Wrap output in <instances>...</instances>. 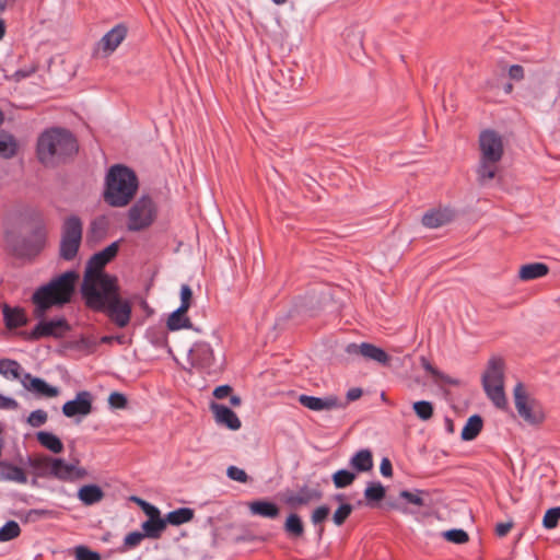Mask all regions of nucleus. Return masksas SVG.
<instances>
[{"instance_id":"f257e3e1","label":"nucleus","mask_w":560,"mask_h":560,"mask_svg":"<svg viewBox=\"0 0 560 560\" xmlns=\"http://www.w3.org/2000/svg\"><path fill=\"white\" fill-rule=\"evenodd\" d=\"M74 136L65 128H50L37 139L36 154L46 167H55L72 159L78 152Z\"/></svg>"},{"instance_id":"f03ea898","label":"nucleus","mask_w":560,"mask_h":560,"mask_svg":"<svg viewBox=\"0 0 560 560\" xmlns=\"http://www.w3.org/2000/svg\"><path fill=\"white\" fill-rule=\"evenodd\" d=\"M78 278L75 271H67L37 288L32 295L34 316L42 318L51 307L69 303L74 294Z\"/></svg>"},{"instance_id":"7ed1b4c3","label":"nucleus","mask_w":560,"mask_h":560,"mask_svg":"<svg viewBox=\"0 0 560 560\" xmlns=\"http://www.w3.org/2000/svg\"><path fill=\"white\" fill-rule=\"evenodd\" d=\"M96 298L92 293H81L86 306L93 311L105 313L119 328L126 327L131 318V303L119 294L118 282L95 289Z\"/></svg>"},{"instance_id":"20e7f679","label":"nucleus","mask_w":560,"mask_h":560,"mask_svg":"<svg viewBox=\"0 0 560 560\" xmlns=\"http://www.w3.org/2000/svg\"><path fill=\"white\" fill-rule=\"evenodd\" d=\"M479 162L476 168L477 180L481 186L494 179L499 172V164L504 154L502 136L493 130H482L478 139Z\"/></svg>"},{"instance_id":"39448f33","label":"nucleus","mask_w":560,"mask_h":560,"mask_svg":"<svg viewBox=\"0 0 560 560\" xmlns=\"http://www.w3.org/2000/svg\"><path fill=\"white\" fill-rule=\"evenodd\" d=\"M138 189L136 173L125 165H114L106 175L104 200L112 207H125Z\"/></svg>"},{"instance_id":"423d86ee","label":"nucleus","mask_w":560,"mask_h":560,"mask_svg":"<svg viewBox=\"0 0 560 560\" xmlns=\"http://www.w3.org/2000/svg\"><path fill=\"white\" fill-rule=\"evenodd\" d=\"M119 250L118 242H114L103 250L95 253L88 261L86 270L81 284V293H92L96 298L94 290L106 285L117 283V278L103 271L104 267L116 257Z\"/></svg>"},{"instance_id":"0eeeda50","label":"nucleus","mask_w":560,"mask_h":560,"mask_svg":"<svg viewBox=\"0 0 560 560\" xmlns=\"http://www.w3.org/2000/svg\"><path fill=\"white\" fill-rule=\"evenodd\" d=\"M504 361L500 357H491L482 374L481 382L485 393L492 404L502 410L508 408L504 393Z\"/></svg>"},{"instance_id":"6e6552de","label":"nucleus","mask_w":560,"mask_h":560,"mask_svg":"<svg viewBox=\"0 0 560 560\" xmlns=\"http://www.w3.org/2000/svg\"><path fill=\"white\" fill-rule=\"evenodd\" d=\"M83 236V222L75 215L67 217L60 231L59 257L66 261H72L78 256Z\"/></svg>"},{"instance_id":"1a4fd4ad","label":"nucleus","mask_w":560,"mask_h":560,"mask_svg":"<svg viewBox=\"0 0 560 560\" xmlns=\"http://www.w3.org/2000/svg\"><path fill=\"white\" fill-rule=\"evenodd\" d=\"M156 218V207L148 196H142L128 212L127 228L129 231L139 232L152 225Z\"/></svg>"},{"instance_id":"9d476101","label":"nucleus","mask_w":560,"mask_h":560,"mask_svg":"<svg viewBox=\"0 0 560 560\" xmlns=\"http://www.w3.org/2000/svg\"><path fill=\"white\" fill-rule=\"evenodd\" d=\"M515 408L518 415L529 424H540L545 420L541 406L530 399L523 383H517L513 390Z\"/></svg>"},{"instance_id":"9b49d317","label":"nucleus","mask_w":560,"mask_h":560,"mask_svg":"<svg viewBox=\"0 0 560 560\" xmlns=\"http://www.w3.org/2000/svg\"><path fill=\"white\" fill-rule=\"evenodd\" d=\"M71 327L65 318L40 320L30 332L27 339L39 340L45 337L62 338Z\"/></svg>"},{"instance_id":"f8f14e48","label":"nucleus","mask_w":560,"mask_h":560,"mask_svg":"<svg viewBox=\"0 0 560 560\" xmlns=\"http://www.w3.org/2000/svg\"><path fill=\"white\" fill-rule=\"evenodd\" d=\"M298 401L305 408L313 411L332 410L346 407L347 402H342L337 396H326L324 398L308 396L302 394Z\"/></svg>"},{"instance_id":"ddd939ff","label":"nucleus","mask_w":560,"mask_h":560,"mask_svg":"<svg viewBox=\"0 0 560 560\" xmlns=\"http://www.w3.org/2000/svg\"><path fill=\"white\" fill-rule=\"evenodd\" d=\"M23 387L36 395L37 397L52 398L57 397L60 393L58 387L51 386L43 378L33 376L31 373H24L21 378Z\"/></svg>"},{"instance_id":"4468645a","label":"nucleus","mask_w":560,"mask_h":560,"mask_svg":"<svg viewBox=\"0 0 560 560\" xmlns=\"http://www.w3.org/2000/svg\"><path fill=\"white\" fill-rule=\"evenodd\" d=\"M128 33V28L125 24H117L110 31H108L97 43V48L103 55L109 56L117 47L122 43Z\"/></svg>"},{"instance_id":"2eb2a0df","label":"nucleus","mask_w":560,"mask_h":560,"mask_svg":"<svg viewBox=\"0 0 560 560\" xmlns=\"http://www.w3.org/2000/svg\"><path fill=\"white\" fill-rule=\"evenodd\" d=\"M52 477L62 481H74L86 477L88 471L75 464H68L62 458L52 460Z\"/></svg>"},{"instance_id":"dca6fc26","label":"nucleus","mask_w":560,"mask_h":560,"mask_svg":"<svg viewBox=\"0 0 560 560\" xmlns=\"http://www.w3.org/2000/svg\"><path fill=\"white\" fill-rule=\"evenodd\" d=\"M92 411V396L89 392H79L75 399L67 401L62 406V412L66 417L86 416Z\"/></svg>"},{"instance_id":"f3484780","label":"nucleus","mask_w":560,"mask_h":560,"mask_svg":"<svg viewBox=\"0 0 560 560\" xmlns=\"http://www.w3.org/2000/svg\"><path fill=\"white\" fill-rule=\"evenodd\" d=\"M322 499V492L307 486L301 487L298 491H290L285 494L284 502L292 509L307 505L313 501Z\"/></svg>"},{"instance_id":"a211bd4d","label":"nucleus","mask_w":560,"mask_h":560,"mask_svg":"<svg viewBox=\"0 0 560 560\" xmlns=\"http://www.w3.org/2000/svg\"><path fill=\"white\" fill-rule=\"evenodd\" d=\"M455 218V212L450 208L432 209L422 217V224L429 229H438L451 223Z\"/></svg>"},{"instance_id":"6ab92c4d","label":"nucleus","mask_w":560,"mask_h":560,"mask_svg":"<svg viewBox=\"0 0 560 560\" xmlns=\"http://www.w3.org/2000/svg\"><path fill=\"white\" fill-rule=\"evenodd\" d=\"M188 358L190 363L199 369H207L213 360V351L206 342H198L189 350Z\"/></svg>"},{"instance_id":"aec40b11","label":"nucleus","mask_w":560,"mask_h":560,"mask_svg":"<svg viewBox=\"0 0 560 560\" xmlns=\"http://www.w3.org/2000/svg\"><path fill=\"white\" fill-rule=\"evenodd\" d=\"M217 423L225 425L230 430H238L242 425L236 413L229 407L212 402L210 406Z\"/></svg>"},{"instance_id":"412c9836","label":"nucleus","mask_w":560,"mask_h":560,"mask_svg":"<svg viewBox=\"0 0 560 560\" xmlns=\"http://www.w3.org/2000/svg\"><path fill=\"white\" fill-rule=\"evenodd\" d=\"M109 229V220L106 215H98L94 218L89 225L86 233L88 243H98L105 238Z\"/></svg>"},{"instance_id":"4be33fe9","label":"nucleus","mask_w":560,"mask_h":560,"mask_svg":"<svg viewBox=\"0 0 560 560\" xmlns=\"http://www.w3.org/2000/svg\"><path fill=\"white\" fill-rule=\"evenodd\" d=\"M0 480H8L24 485L27 482V475L23 468L8 462L0 460Z\"/></svg>"},{"instance_id":"5701e85b","label":"nucleus","mask_w":560,"mask_h":560,"mask_svg":"<svg viewBox=\"0 0 560 560\" xmlns=\"http://www.w3.org/2000/svg\"><path fill=\"white\" fill-rule=\"evenodd\" d=\"M3 320L9 329H14L26 325L27 317L24 310L20 307H10L4 304L2 308Z\"/></svg>"},{"instance_id":"b1692460","label":"nucleus","mask_w":560,"mask_h":560,"mask_svg":"<svg viewBox=\"0 0 560 560\" xmlns=\"http://www.w3.org/2000/svg\"><path fill=\"white\" fill-rule=\"evenodd\" d=\"M248 508L252 514L271 520L277 518L280 514L279 506L266 500L253 501L248 504Z\"/></svg>"},{"instance_id":"393cba45","label":"nucleus","mask_w":560,"mask_h":560,"mask_svg":"<svg viewBox=\"0 0 560 560\" xmlns=\"http://www.w3.org/2000/svg\"><path fill=\"white\" fill-rule=\"evenodd\" d=\"M105 497L104 491L97 485H85L78 491V498L84 505H93Z\"/></svg>"},{"instance_id":"a878e982","label":"nucleus","mask_w":560,"mask_h":560,"mask_svg":"<svg viewBox=\"0 0 560 560\" xmlns=\"http://www.w3.org/2000/svg\"><path fill=\"white\" fill-rule=\"evenodd\" d=\"M549 268L542 262H532L521 266L518 278L523 281H530L548 275Z\"/></svg>"},{"instance_id":"bb28decb","label":"nucleus","mask_w":560,"mask_h":560,"mask_svg":"<svg viewBox=\"0 0 560 560\" xmlns=\"http://www.w3.org/2000/svg\"><path fill=\"white\" fill-rule=\"evenodd\" d=\"M361 350V357L366 360L375 361L382 365H388L390 362V355L373 343L362 342Z\"/></svg>"},{"instance_id":"cd10ccee","label":"nucleus","mask_w":560,"mask_h":560,"mask_svg":"<svg viewBox=\"0 0 560 560\" xmlns=\"http://www.w3.org/2000/svg\"><path fill=\"white\" fill-rule=\"evenodd\" d=\"M350 465L358 472H368L373 468V455L368 448L358 451L350 459Z\"/></svg>"},{"instance_id":"c85d7f7f","label":"nucleus","mask_w":560,"mask_h":560,"mask_svg":"<svg viewBox=\"0 0 560 560\" xmlns=\"http://www.w3.org/2000/svg\"><path fill=\"white\" fill-rule=\"evenodd\" d=\"M37 442L54 454H60L63 451L61 440L54 433L47 431H38L36 433Z\"/></svg>"},{"instance_id":"c756f323","label":"nucleus","mask_w":560,"mask_h":560,"mask_svg":"<svg viewBox=\"0 0 560 560\" xmlns=\"http://www.w3.org/2000/svg\"><path fill=\"white\" fill-rule=\"evenodd\" d=\"M165 518L147 520L141 524L142 533L147 538L159 539L166 529Z\"/></svg>"},{"instance_id":"7c9ffc66","label":"nucleus","mask_w":560,"mask_h":560,"mask_svg":"<svg viewBox=\"0 0 560 560\" xmlns=\"http://www.w3.org/2000/svg\"><path fill=\"white\" fill-rule=\"evenodd\" d=\"M283 529L285 534L292 539H299L304 536V524L302 518L296 513H291L287 517Z\"/></svg>"},{"instance_id":"2f4dec72","label":"nucleus","mask_w":560,"mask_h":560,"mask_svg":"<svg viewBox=\"0 0 560 560\" xmlns=\"http://www.w3.org/2000/svg\"><path fill=\"white\" fill-rule=\"evenodd\" d=\"M421 365L428 373L433 376L434 382L438 384H446L451 386H459L462 384L459 380L451 377L450 375L439 371L424 357L421 358Z\"/></svg>"},{"instance_id":"473e14b6","label":"nucleus","mask_w":560,"mask_h":560,"mask_svg":"<svg viewBox=\"0 0 560 560\" xmlns=\"http://www.w3.org/2000/svg\"><path fill=\"white\" fill-rule=\"evenodd\" d=\"M483 427V420L479 415H474L468 418L466 424L462 430V439L464 441H472L475 440L479 433L481 432Z\"/></svg>"},{"instance_id":"72a5a7b5","label":"nucleus","mask_w":560,"mask_h":560,"mask_svg":"<svg viewBox=\"0 0 560 560\" xmlns=\"http://www.w3.org/2000/svg\"><path fill=\"white\" fill-rule=\"evenodd\" d=\"M195 517V511L190 508H179L166 514V525L179 526L182 524L192 521Z\"/></svg>"},{"instance_id":"f704fd0d","label":"nucleus","mask_w":560,"mask_h":560,"mask_svg":"<svg viewBox=\"0 0 560 560\" xmlns=\"http://www.w3.org/2000/svg\"><path fill=\"white\" fill-rule=\"evenodd\" d=\"M186 313L187 311H183L180 307L174 311L167 318L166 326L168 330L175 331L182 328H191V322L186 316Z\"/></svg>"},{"instance_id":"c9c22d12","label":"nucleus","mask_w":560,"mask_h":560,"mask_svg":"<svg viewBox=\"0 0 560 560\" xmlns=\"http://www.w3.org/2000/svg\"><path fill=\"white\" fill-rule=\"evenodd\" d=\"M346 44L352 58H360L363 55V34L360 31H351L346 35Z\"/></svg>"},{"instance_id":"e433bc0d","label":"nucleus","mask_w":560,"mask_h":560,"mask_svg":"<svg viewBox=\"0 0 560 560\" xmlns=\"http://www.w3.org/2000/svg\"><path fill=\"white\" fill-rule=\"evenodd\" d=\"M22 366L21 364L11 359H2L0 360V374L4 377H11L13 380H20L23 377L21 374Z\"/></svg>"},{"instance_id":"4c0bfd02","label":"nucleus","mask_w":560,"mask_h":560,"mask_svg":"<svg viewBox=\"0 0 560 560\" xmlns=\"http://www.w3.org/2000/svg\"><path fill=\"white\" fill-rule=\"evenodd\" d=\"M385 487L381 482H371L364 490V497L368 501V504L371 506L382 501L385 498Z\"/></svg>"},{"instance_id":"58836bf2","label":"nucleus","mask_w":560,"mask_h":560,"mask_svg":"<svg viewBox=\"0 0 560 560\" xmlns=\"http://www.w3.org/2000/svg\"><path fill=\"white\" fill-rule=\"evenodd\" d=\"M18 143L12 135H0V156L10 159L16 154Z\"/></svg>"},{"instance_id":"ea45409f","label":"nucleus","mask_w":560,"mask_h":560,"mask_svg":"<svg viewBox=\"0 0 560 560\" xmlns=\"http://www.w3.org/2000/svg\"><path fill=\"white\" fill-rule=\"evenodd\" d=\"M355 480V474L347 470V469H340L337 470L332 475V481L336 488L341 489L350 486Z\"/></svg>"},{"instance_id":"a19ab883","label":"nucleus","mask_w":560,"mask_h":560,"mask_svg":"<svg viewBox=\"0 0 560 560\" xmlns=\"http://www.w3.org/2000/svg\"><path fill=\"white\" fill-rule=\"evenodd\" d=\"M52 460H57V458L43 455L39 457H36L32 460V466L37 469L42 475L46 476H52Z\"/></svg>"},{"instance_id":"79ce46f5","label":"nucleus","mask_w":560,"mask_h":560,"mask_svg":"<svg viewBox=\"0 0 560 560\" xmlns=\"http://www.w3.org/2000/svg\"><path fill=\"white\" fill-rule=\"evenodd\" d=\"M21 534L20 525L15 521H9L0 528V541H9Z\"/></svg>"},{"instance_id":"37998d69","label":"nucleus","mask_w":560,"mask_h":560,"mask_svg":"<svg viewBox=\"0 0 560 560\" xmlns=\"http://www.w3.org/2000/svg\"><path fill=\"white\" fill-rule=\"evenodd\" d=\"M412 408L417 417L423 421L430 420L433 416V405L430 401H416Z\"/></svg>"},{"instance_id":"c03bdc74","label":"nucleus","mask_w":560,"mask_h":560,"mask_svg":"<svg viewBox=\"0 0 560 560\" xmlns=\"http://www.w3.org/2000/svg\"><path fill=\"white\" fill-rule=\"evenodd\" d=\"M423 494H427V492L423 490H416L415 492L402 490L400 491L399 497L405 499L408 503L421 508L425 505L424 499L422 497Z\"/></svg>"},{"instance_id":"a18cd8bd","label":"nucleus","mask_w":560,"mask_h":560,"mask_svg":"<svg viewBox=\"0 0 560 560\" xmlns=\"http://www.w3.org/2000/svg\"><path fill=\"white\" fill-rule=\"evenodd\" d=\"M560 521V506L551 508L546 511L542 518V526L547 529H553L557 527Z\"/></svg>"},{"instance_id":"49530a36","label":"nucleus","mask_w":560,"mask_h":560,"mask_svg":"<svg viewBox=\"0 0 560 560\" xmlns=\"http://www.w3.org/2000/svg\"><path fill=\"white\" fill-rule=\"evenodd\" d=\"M442 535L447 541L457 545L466 544L469 540V536L464 529H450Z\"/></svg>"},{"instance_id":"de8ad7c7","label":"nucleus","mask_w":560,"mask_h":560,"mask_svg":"<svg viewBox=\"0 0 560 560\" xmlns=\"http://www.w3.org/2000/svg\"><path fill=\"white\" fill-rule=\"evenodd\" d=\"M77 560H101V555L91 550L89 547L80 545L74 548Z\"/></svg>"},{"instance_id":"09e8293b","label":"nucleus","mask_w":560,"mask_h":560,"mask_svg":"<svg viewBox=\"0 0 560 560\" xmlns=\"http://www.w3.org/2000/svg\"><path fill=\"white\" fill-rule=\"evenodd\" d=\"M48 420V415L43 409L32 411L27 417V423L33 428H39L44 425Z\"/></svg>"},{"instance_id":"8fccbe9b","label":"nucleus","mask_w":560,"mask_h":560,"mask_svg":"<svg viewBox=\"0 0 560 560\" xmlns=\"http://www.w3.org/2000/svg\"><path fill=\"white\" fill-rule=\"evenodd\" d=\"M352 505L349 503L341 504L334 513L332 521L337 526H341L352 512Z\"/></svg>"},{"instance_id":"3c124183","label":"nucleus","mask_w":560,"mask_h":560,"mask_svg":"<svg viewBox=\"0 0 560 560\" xmlns=\"http://www.w3.org/2000/svg\"><path fill=\"white\" fill-rule=\"evenodd\" d=\"M147 538L142 532H131L126 535L124 539V547L126 549H132L140 545V542Z\"/></svg>"},{"instance_id":"603ef678","label":"nucleus","mask_w":560,"mask_h":560,"mask_svg":"<svg viewBox=\"0 0 560 560\" xmlns=\"http://www.w3.org/2000/svg\"><path fill=\"white\" fill-rule=\"evenodd\" d=\"M52 516H55V512L51 510L33 509L27 512L26 521L37 522L40 518H47V517H52Z\"/></svg>"},{"instance_id":"864d4df0","label":"nucleus","mask_w":560,"mask_h":560,"mask_svg":"<svg viewBox=\"0 0 560 560\" xmlns=\"http://www.w3.org/2000/svg\"><path fill=\"white\" fill-rule=\"evenodd\" d=\"M330 509L327 505H320L316 508L311 516L312 523L314 525H320L329 515Z\"/></svg>"},{"instance_id":"5fc2aeb1","label":"nucleus","mask_w":560,"mask_h":560,"mask_svg":"<svg viewBox=\"0 0 560 560\" xmlns=\"http://www.w3.org/2000/svg\"><path fill=\"white\" fill-rule=\"evenodd\" d=\"M191 300H192V291L190 289V287L188 284H182L180 287V308L183 311H187L189 310L190 305H191Z\"/></svg>"},{"instance_id":"6e6d98bb","label":"nucleus","mask_w":560,"mask_h":560,"mask_svg":"<svg viewBox=\"0 0 560 560\" xmlns=\"http://www.w3.org/2000/svg\"><path fill=\"white\" fill-rule=\"evenodd\" d=\"M226 475L230 479L238 482L245 483L248 481V475L245 472V470L236 466H230L226 470Z\"/></svg>"},{"instance_id":"4d7b16f0","label":"nucleus","mask_w":560,"mask_h":560,"mask_svg":"<svg viewBox=\"0 0 560 560\" xmlns=\"http://www.w3.org/2000/svg\"><path fill=\"white\" fill-rule=\"evenodd\" d=\"M108 404L116 409H124L127 407V398L124 394L114 392L108 397Z\"/></svg>"},{"instance_id":"13d9d810","label":"nucleus","mask_w":560,"mask_h":560,"mask_svg":"<svg viewBox=\"0 0 560 560\" xmlns=\"http://www.w3.org/2000/svg\"><path fill=\"white\" fill-rule=\"evenodd\" d=\"M142 511L148 516V520L162 518L161 511L151 503L143 504Z\"/></svg>"},{"instance_id":"bf43d9fd","label":"nucleus","mask_w":560,"mask_h":560,"mask_svg":"<svg viewBox=\"0 0 560 560\" xmlns=\"http://www.w3.org/2000/svg\"><path fill=\"white\" fill-rule=\"evenodd\" d=\"M513 526H514L513 521H509L505 523H498L495 525L494 532H495L497 536L504 537L509 534V532L513 528Z\"/></svg>"},{"instance_id":"052dcab7","label":"nucleus","mask_w":560,"mask_h":560,"mask_svg":"<svg viewBox=\"0 0 560 560\" xmlns=\"http://www.w3.org/2000/svg\"><path fill=\"white\" fill-rule=\"evenodd\" d=\"M34 236L37 242L36 249L38 250L44 245L45 238H46V229L44 224H40L37 226L34 231Z\"/></svg>"},{"instance_id":"680f3d73","label":"nucleus","mask_w":560,"mask_h":560,"mask_svg":"<svg viewBox=\"0 0 560 560\" xmlns=\"http://www.w3.org/2000/svg\"><path fill=\"white\" fill-rule=\"evenodd\" d=\"M232 393V387L230 385H221V386H218L214 390H213V396L217 398V399H224L226 398L228 396H230Z\"/></svg>"},{"instance_id":"e2e57ef3","label":"nucleus","mask_w":560,"mask_h":560,"mask_svg":"<svg viewBox=\"0 0 560 560\" xmlns=\"http://www.w3.org/2000/svg\"><path fill=\"white\" fill-rule=\"evenodd\" d=\"M509 75L511 79L521 81L524 79V69L520 65H513L509 69Z\"/></svg>"},{"instance_id":"0e129e2a","label":"nucleus","mask_w":560,"mask_h":560,"mask_svg":"<svg viewBox=\"0 0 560 560\" xmlns=\"http://www.w3.org/2000/svg\"><path fill=\"white\" fill-rule=\"evenodd\" d=\"M19 407V404L13 398L4 397L0 394V409H16Z\"/></svg>"},{"instance_id":"69168bd1","label":"nucleus","mask_w":560,"mask_h":560,"mask_svg":"<svg viewBox=\"0 0 560 560\" xmlns=\"http://www.w3.org/2000/svg\"><path fill=\"white\" fill-rule=\"evenodd\" d=\"M380 470H381V474L384 477H392V475H393V466H392L390 460L387 457H384L382 459L381 466H380Z\"/></svg>"},{"instance_id":"338daca9","label":"nucleus","mask_w":560,"mask_h":560,"mask_svg":"<svg viewBox=\"0 0 560 560\" xmlns=\"http://www.w3.org/2000/svg\"><path fill=\"white\" fill-rule=\"evenodd\" d=\"M361 348H362V343L361 345H357V343H349L346 348H345V352L351 357H354V355H361Z\"/></svg>"},{"instance_id":"774afa93","label":"nucleus","mask_w":560,"mask_h":560,"mask_svg":"<svg viewBox=\"0 0 560 560\" xmlns=\"http://www.w3.org/2000/svg\"><path fill=\"white\" fill-rule=\"evenodd\" d=\"M362 394H363V392L359 387L350 388L347 392V401H354V400L359 399L362 396Z\"/></svg>"}]
</instances>
